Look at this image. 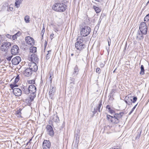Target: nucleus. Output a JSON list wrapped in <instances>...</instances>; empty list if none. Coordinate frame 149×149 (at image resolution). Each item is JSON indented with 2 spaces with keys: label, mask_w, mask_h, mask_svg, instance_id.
Instances as JSON below:
<instances>
[{
  "label": "nucleus",
  "mask_w": 149,
  "mask_h": 149,
  "mask_svg": "<svg viewBox=\"0 0 149 149\" xmlns=\"http://www.w3.org/2000/svg\"><path fill=\"white\" fill-rule=\"evenodd\" d=\"M12 57H13V56L11 55V56L7 57L6 58L8 61H10L11 60V59Z\"/></svg>",
  "instance_id": "nucleus-37"
},
{
  "label": "nucleus",
  "mask_w": 149,
  "mask_h": 149,
  "mask_svg": "<svg viewBox=\"0 0 149 149\" xmlns=\"http://www.w3.org/2000/svg\"><path fill=\"white\" fill-rule=\"evenodd\" d=\"M47 43L46 42L45 43V47H46V46L47 45Z\"/></svg>",
  "instance_id": "nucleus-54"
},
{
  "label": "nucleus",
  "mask_w": 149,
  "mask_h": 149,
  "mask_svg": "<svg viewBox=\"0 0 149 149\" xmlns=\"http://www.w3.org/2000/svg\"><path fill=\"white\" fill-rule=\"evenodd\" d=\"M87 40V38L78 36L77 39V42L75 44L76 49L79 51L82 50L86 47L85 43Z\"/></svg>",
  "instance_id": "nucleus-2"
},
{
  "label": "nucleus",
  "mask_w": 149,
  "mask_h": 149,
  "mask_svg": "<svg viewBox=\"0 0 149 149\" xmlns=\"http://www.w3.org/2000/svg\"><path fill=\"white\" fill-rule=\"evenodd\" d=\"M37 63L30 62L28 63V66L33 71H36L38 69L37 65Z\"/></svg>",
  "instance_id": "nucleus-10"
},
{
  "label": "nucleus",
  "mask_w": 149,
  "mask_h": 149,
  "mask_svg": "<svg viewBox=\"0 0 149 149\" xmlns=\"http://www.w3.org/2000/svg\"><path fill=\"white\" fill-rule=\"evenodd\" d=\"M96 72L99 74L101 72L100 69L99 68H97L96 69Z\"/></svg>",
  "instance_id": "nucleus-38"
},
{
  "label": "nucleus",
  "mask_w": 149,
  "mask_h": 149,
  "mask_svg": "<svg viewBox=\"0 0 149 149\" xmlns=\"http://www.w3.org/2000/svg\"><path fill=\"white\" fill-rule=\"evenodd\" d=\"M102 108L103 106H102V100H101L99 101V103L96 107L94 108L93 110L92 111V112L94 114L97 113V111L98 112H100L101 111Z\"/></svg>",
  "instance_id": "nucleus-7"
},
{
  "label": "nucleus",
  "mask_w": 149,
  "mask_h": 149,
  "mask_svg": "<svg viewBox=\"0 0 149 149\" xmlns=\"http://www.w3.org/2000/svg\"><path fill=\"white\" fill-rule=\"evenodd\" d=\"M137 104H136V105H135L132 109L134 110V109L136 108V106H137Z\"/></svg>",
  "instance_id": "nucleus-50"
},
{
  "label": "nucleus",
  "mask_w": 149,
  "mask_h": 149,
  "mask_svg": "<svg viewBox=\"0 0 149 149\" xmlns=\"http://www.w3.org/2000/svg\"><path fill=\"white\" fill-rule=\"evenodd\" d=\"M21 1H22V0H20Z\"/></svg>",
  "instance_id": "nucleus-63"
},
{
  "label": "nucleus",
  "mask_w": 149,
  "mask_h": 149,
  "mask_svg": "<svg viewBox=\"0 0 149 149\" xmlns=\"http://www.w3.org/2000/svg\"><path fill=\"white\" fill-rule=\"evenodd\" d=\"M45 28L44 27H43L42 29V31H41V35L42 36V38H43V35H44V33L45 32Z\"/></svg>",
  "instance_id": "nucleus-33"
},
{
  "label": "nucleus",
  "mask_w": 149,
  "mask_h": 149,
  "mask_svg": "<svg viewBox=\"0 0 149 149\" xmlns=\"http://www.w3.org/2000/svg\"><path fill=\"white\" fill-rule=\"evenodd\" d=\"M116 69L113 71V73H114L115 72V71L116 70Z\"/></svg>",
  "instance_id": "nucleus-58"
},
{
  "label": "nucleus",
  "mask_w": 149,
  "mask_h": 149,
  "mask_svg": "<svg viewBox=\"0 0 149 149\" xmlns=\"http://www.w3.org/2000/svg\"><path fill=\"white\" fill-rule=\"evenodd\" d=\"M112 149H116V148H115L112 147L111 148Z\"/></svg>",
  "instance_id": "nucleus-60"
},
{
  "label": "nucleus",
  "mask_w": 149,
  "mask_h": 149,
  "mask_svg": "<svg viewBox=\"0 0 149 149\" xmlns=\"http://www.w3.org/2000/svg\"><path fill=\"white\" fill-rule=\"evenodd\" d=\"M10 45L11 44L9 42H4L1 47V50L3 51H6Z\"/></svg>",
  "instance_id": "nucleus-9"
},
{
  "label": "nucleus",
  "mask_w": 149,
  "mask_h": 149,
  "mask_svg": "<svg viewBox=\"0 0 149 149\" xmlns=\"http://www.w3.org/2000/svg\"><path fill=\"white\" fill-rule=\"evenodd\" d=\"M15 38H16V36H15H15H13V38L14 39H15Z\"/></svg>",
  "instance_id": "nucleus-53"
},
{
  "label": "nucleus",
  "mask_w": 149,
  "mask_h": 149,
  "mask_svg": "<svg viewBox=\"0 0 149 149\" xmlns=\"http://www.w3.org/2000/svg\"><path fill=\"white\" fill-rule=\"evenodd\" d=\"M28 87L30 93L33 92H36V88L34 85L33 84L30 85Z\"/></svg>",
  "instance_id": "nucleus-20"
},
{
  "label": "nucleus",
  "mask_w": 149,
  "mask_h": 149,
  "mask_svg": "<svg viewBox=\"0 0 149 149\" xmlns=\"http://www.w3.org/2000/svg\"><path fill=\"white\" fill-rule=\"evenodd\" d=\"M13 8L12 7H11L10 6L7 9V11H13Z\"/></svg>",
  "instance_id": "nucleus-36"
},
{
  "label": "nucleus",
  "mask_w": 149,
  "mask_h": 149,
  "mask_svg": "<svg viewBox=\"0 0 149 149\" xmlns=\"http://www.w3.org/2000/svg\"><path fill=\"white\" fill-rule=\"evenodd\" d=\"M37 48L35 47H32L30 48V52L31 53H34L36 52Z\"/></svg>",
  "instance_id": "nucleus-26"
},
{
  "label": "nucleus",
  "mask_w": 149,
  "mask_h": 149,
  "mask_svg": "<svg viewBox=\"0 0 149 149\" xmlns=\"http://www.w3.org/2000/svg\"><path fill=\"white\" fill-rule=\"evenodd\" d=\"M20 34V32H18L16 34H15V36H19V35Z\"/></svg>",
  "instance_id": "nucleus-49"
},
{
  "label": "nucleus",
  "mask_w": 149,
  "mask_h": 149,
  "mask_svg": "<svg viewBox=\"0 0 149 149\" xmlns=\"http://www.w3.org/2000/svg\"><path fill=\"white\" fill-rule=\"evenodd\" d=\"M78 55H79V54H78L77 55L76 54V57L77 58Z\"/></svg>",
  "instance_id": "nucleus-59"
},
{
  "label": "nucleus",
  "mask_w": 149,
  "mask_h": 149,
  "mask_svg": "<svg viewBox=\"0 0 149 149\" xmlns=\"http://www.w3.org/2000/svg\"><path fill=\"white\" fill-rule=\"evenodd\" d=\"M53 120L55 122L58 123L59 121L58 117L56 115H54Z\"/></svg>",
  "instance_id": "nucleus-25"
},
{
  "label": "nucleus",
  "mask_w": 149,
  "mask_h": 149,
  "mask_svg": "<svg viewBox=\"0 0 149 149\" xmlns=\"http://www.w3.org/2000/svg\"><path fill=\"white\" fill-rule=\"evenodd\" d=\"M19 76L18 75H17L15 78L14 82L15 83H16L19 80Z\"/></svg>",
  "instance_id": "nucleus-32"
},
{
  "label": "nucleus",
  "mask_w": 149,
  "mask_h": 149,
  "mask_svg": "<svg viewBox=\"0 0 149 149\" xmlns=\"http://www.w3.org/2000/svg\"><path fill=\"white\" fill-rule=\"evenodd\" d=\"M134 110H133V109H132L131 110V111L129 113V115H130L133 112V111Z\"/></svg>",
  "instance_id": "nucleus-48"
},
{
  "label": "nucleus",
  "mask_w": 149,
  "mask_h": 149,
  "mask_svg": "<svg viewBox=\"0 0 149 149\" xmlns=\"http://www.w3.org/2000/svg\"><path fill=\"white\" fill-rule=\"evenodd\" d=\"M115 91H116L114 89H112L111 92V93L112 94V93H115Z\"/></svg>",
  "instance_id": "nucleus-42"
},
{
  "label": "nucleus",
  "mask_w": 149,
  "mask_h": 149,
  "mask_svg": "<svg viewBox=\"0 0 149 149\" xmlns=\"http://www.w3.org/2000/svg\"><path fill=\"white\" fill-rule=\"evenodd\" d=\"M33 71L30 68H27L24 72V75L26 77H29L31 76L32 74Z\"/></svg>",
  "instance_id": "nucleus-18"
},
{
  "label": "nucleus",
  "mask_w": 149,
  "mask_h": 149,
  "mask_svg": "<svg viewBox=\"0 0 149 149\" xmlns=\"http://www.w3.org/2000/svg\"><path fill=\"white\" fill-rule=\"evenodd\" d=\"M76 135H77V136H77L78 135H77V134H76ZM76 134H75V136H76Z\"/></svg>",
  "instance_id": "nucleus-62"
},
{
  "label": "nucleus",
  "mask_w": 149,
  "mask_h": 149,
  "mask_svg": "<svg viewBox=\"0 0 149 149\" xmlns=\"http://www.w3.org/2000/svg\"><path fill=\"white\" fill-rule=\"evenodd\" d=\"M29 17L28 15H27L25 16L24 17V20L26 23H28L29 22Z\"/></svg>",
  "instance_id": "nucleus-31"
},
{
  "label": "nucleus",
  "mask_w": 149,
  "mask_h": 149,
  "mask_svg": "<svg viewBox=\"0 0 149 149\" xmlns=\"http://www.w3.org/2000/svg\"><path fill=\"white\" fill-rule=\"evenodd\" d=\"M29 60L31 62L38 63L39 61V58L37 55L35 54H32L28 58Z\"/></svg>",
  "instance_id": "nucleus-6"
},
{
  "label": "nucleus",
  "mask_w": 149,
  "mask_h": 149,
  "mask_svg": "<svg viewBox=\"0 0 149 149\" xmlns=\"http://www.w3.org/2000/svg\"><path fill=\"white\" fill-rule=\"evenodd\" d=\"M4 5H3V6H7V7H8V4L7 3H5L4 4Z\"/></svg>",
  "instance_id": "nucleus-45"
},
{
  "label": "nucleus",
  "mask_w": 149,
  "mask_h": 149,
  "mask_svg": "<svg viewBox=\"0 0 149 149\" xmlns=\"http://www.w3.org/2000/svg\"><path fill=\"white\" fill-rule=\"evenodd\" d=\"M21 61V58L19 56H17L12 59V62L13 65H18Z\"/></svg>",
  "instance_id": "nucleus-15"
},
{
  "label": "nucleus",
  "mask_w": 149,
  "mask_h": 149,
  "mask_svg": "<svg viewBox=\"0 0 149 149\" xmlns=\"http://www.w3.org/2000/svg\"><path fill=\"white\" fill-rule=\"evenodd\" d=\"M108 111L111 114L114 113L113 116L109 115L107 116V118L109 121L111 123L114 124L118 123L122 120V118L124 114L123 112H120L119 113H116L111 108Z\"/></svg>",
  "instance_id": "nucleus-1"
},
{
  "label": "nucleus",
  "mask_w": 149,
  "mask_h": 149,
  "mask_svg": "<svg viewBox=\"0 0 149 149\" xmlns=\"http://www.w3.org/2000/svg\"><path fill=\"white\" fill-rule=\"evenodd\" d=\"M141 68V71L140 72V74H144V66L143 65H141V66L140 67Z\"/></svg>",
  "instance_id": "nucleus-27"
},
{
  "label": "nucleus",
  "mask_w": 149,
  "mask_h": 149,
  "mask_svg": "<svg viewBox=\"0 0 149 149\" xmlns=\"http://www.w3.org/2000/svg\"><path fill=\"white\" fill-rule=\"evenodd\" d=\"M19 1V0H16V2L15 3V6L17 8H19V6L20 4L17 3Z\"/></svg>",
  "instance_id": "nucleus-34"
},
{
  "label": "nucleus",
  "mask_w": 149,
  "mask_h": 149,
  "mask_svg": "<svg viewBox=\"0 0 149 149\" xmlns=\"http://www.w3.org/2000/svg\"><path fill=\"white\" fill-rule=\"evenodd\" d=\"M51 50H50L48 51V54H47L46 56V59L47 60H48L49 58L51 56Z\"/></svg>",
  "instance_id": "nucleus-28"
},
{
  "label": "nucleus",
  "mask_w": 149,
  "mask_h": 149,
  "mask_svg": "<svg viewBox=\"0 0 149 149\" xmlns=\"http://www.w3.org/2000/svg\"><path fill=\"white\" fill-rule=\"evenodd\" d=\"M25 41L27 43L30 45H33L34 44V40L30 36L26 37Z\"/></svg>",
  "instance_id": "nucleus-14"
},
{
  "label": "nucleus",
  "mask_w": 149,
  "mask_h": 149,
  "mask_svg": "<svg viewBox=\"0 0 149 149\" xmlns=\"http://www.w3.org/2000/svg\"><path fill=\"white\" fill-rule=\"evenodd\" d=\"M91 31V29L90 27L88 26H84L81 29L80 31L81 36H79L85 37L86 36L90 34Z\"/></svg>",
  "instance_id": "nucleus-4"
},
{
  "label": "nucleus",
  "mask_w": 149,
  "mask_h": 149,
  "mask_svg": "<svg viewBox=\"0 0 149 149\" xmlns=\"http://www.w3.org/2000/svg\"><path fill=\"white\" fill-rule=\"evenodd\" d=\"M52 9L57 12H63L67 8V6L64 3L60 2L55 3L52 6Z\"/></svg>",
  "instance_id": "nucleus-3"
},
{
  "label": "nucleus",
  "mask_w": 149,
  "mask_h": 149,
  "mask_svg": "<svg viewBox=\"0 0 149 149\" xmlns=\"http://www.w3.org/2000/svg\"><path fill=\"white\" fill-rule=\"evenodd\" d=\"M28 83L30 84H34L35 83V80H29L28 81Z\"/></svg>",
  "instance_id": "nucleus-35"
},
{
  "label": "nucleus",
  "mask_w": 149,
  "mask_h": 149,
  "mask_svg": "<svg viewBox=\"0 0 149 149\" xmlns=\"http://www.w3.org/2000/svg\"><path fill=\"white\" fill-rule=\"evenodd\" d=\"M110 42H109V41H108V45L109 46L111 44V40L109 39Z\"/></svg>",
  "instance_id": "nucleus-52"
},
{
  "label": "nucleus",
  "mask_w": 149,
  "mask_h": 149,
  "mask_svg": "<svg viewBox=\"0 0 149 149\" xmlns=\"http://www.w3.org/2000/svg\"><path fill=\"white\" fill-rule=\"evenodd\" d=\"M10 86L11 88L13 90V89H14V87L18 86V85L17 84H16V83H15L14 82L13 84H11Z\"/></svg>",
  "instance_id": "nucleus-29"
},
{
  "label": "nucleus",
  "mask_w": 149,
  "mask_h": 149,
  "mask_svg": "<svg viewBox=\"0 0 149 149\" xmlns=\"http://www.w3.org/2000/svg\"><path fill=\"white\" fill-rule=\"evenodd\" d=\"M149 20V13L144 18V21L147 22Z\"/></svg>",
  "instance_id": "nucleus-30"
},
{
  "label": "nucleus",
  "mask_w": 149,
  "mask_h": 149,
  "mask_svg": "<svg viewBox=\"0 0 149 149\" xmlns=\"http://www.w3.org/2000/svg\"><path fill=\"white\" fill-rule=\"evenodd\" d=\"M46 129L47 134L51 136H53L54 135V132L52 126L48 125L46 126Z\"/></svg>",
  "instance_id": "nucleus-13"
},
{
  "label": "nucleus",
  "mask_w": 149,
  "mask_h": 149,
  "mask_svg": "<svg viewBox=\"0 0 149 149\" xmlns=\"http://www.w3.org/2000/svg\"><path fill=\"white\" fill-rule=\"evenodd\" d=\"M13 93L16 96H19L22 94V91L19 88H15L13 89Z\"/></svg>",
  "instance_id": "nucleus-16"
},
{
  "label": "nucleus",
  "mask_w": 149,
  "mask_h": 149,
  "mask_svg": "<svg viewBox=\"0 0 149 149\" xmlns=\"http://www.w3.org/2000/svg\"><path fill=\"white\" fill-rule=\"evenodd\" d=\"M134 110H133V109H132L131 110V111L129 113V115H130L133 112V111Z\"/></svg>",
  "instance_id": "nucleus-47"
},
{
  "label": "nucleus",
  "mask_w": 149,
  "mask_h": 149,
  "mask_svg": "<svg viewBox=\"0 0 149 149\" xmlns=\"http://www.w3.org/2000/svg\"><path fill=\"white\" fill-rule=\"evenodd\" d=\"M149 3V0L147 2V3H146V5L147 6V5H148Z\"/></svg>",
  "instance_id": "nucleus-56"
},
{
  "label": "nucleus",
  "mask_w": 149,
  "mask_h": 149,
  "mask_svg": "<svg viewBox=\"0 0 149 149\" xmlns=\"http://www.w3.org/2000/svg\"><path fill=\"white\" fill-rule=\"evenodd\" d=\"M54 34V33H52L51 35V38L52 39L53 38Z\"/></svg>",
  "instance_id": "nucleus-44"
},
{
  "label": "nucleus",
  "mask_w": 149,
  "mask_h": 149,
  "mask_svg": "<svg viewBox=\"0 0 149 149\" xmlns=\"http://www.w3.org/2000/svg\"><path fill=\"white\" fill-rule=\"evenodd\" d=\"M22 92L26 95H28L30 93L29 87L27 86H23L22 87Z\"/></svg>",
  "instance_id": "nucleus-19"
},
{
  "label": "nucleus",
  "mask_w": 149,
  "mask_h": 149,
  "mask_svg": "<svg viewBox=\"0 0 149 149\" xmlns=\"http://www.w3.org/2000/svg\"><path fill=\"white\" fill-rule=\"evenodd\" d=\"M73 55H74V54H73V53H72V54H71V56H73Z\"/></svg>",
  "instance_id": "nucleus-61"
},
{
  "label": "nucleus",
  "mask_w": 149,
  "mask_h": 149,
  "mask_svg": "<svg viewBox=\"0 0 149 149\" xmlns=\"http://www.w3.org/2000/svg\"><path fill=\"white\" fill-rule=\"evenodd\" d=\"M19 48L17 45H13L11 50V54L13 55H16L19 53Z\"/></svg>",
  "instance_id": "nucleus-11"
},
{
  "label": "nucleus",
  "mask_w": 149,
  "mask_h": 149,
  "mask_svg": "<svg viewBox=\"0 0 149 149\" xmlns=\"http://www.w3.org/2000/svg\"><path fill=\"white\" fill-rule=\"evenodd\" d=\"M22 110V109H19V110H17L16 112V114H19V113H20V112H21V111Z\"/></svg>",
  "instance_id": "nucleus-39"
},
{
  "label": "nucleus",
  "mask_w": 149,
  "mask_h": 149,
  "mask_svg": "<svg viewBox=\"0 0 149 149\" xmlns=\"http://www.w3.org/2000/svg\"><path fill=\"white\" fill-rule=\"evenodd\" d=\"M101 65V67H103V66H104V65L103 64H101V65Z\"/></svg>",
  "instance_id": "nucleus-57"
},
{
  "label": "nucleus",
  "mask_w": 149,
  "mask_h": 149,
  "mask_svg": "<svg viewBox=\"0 0 149 149\" xmlns=\"http://www.w3.org/2000/svg\"><path fill=\"white\" fill-rule=\"evenodd\" d=\"M143 34L141 32V33H138L137 34L136 37V39L137 40L139 41L142 40L143 39Z\"/></svg>",
  "instance_id": "nucleus-22"
},
{
  "label": "nucleus",
  "mask_w": 149,
  "mask_h": 149,
  "mask_svg": "<svg viewBox=\"0 0 149 149\" xmlns=\"http://www.w3.org/2000/svg\"><path fill=\"white\" fill-rule=\"evenodd\" d=\"M49 80L50 81L51 83L52 82V78L51 77V74H50V76L49 77Z\"/></svg>",
  "instance_id": "nucleus-43"
},
{
  "label": "nucleus",
  "mask_w": 149,
  "mask_h": 149,
  "mask_svg": "<svg viewBox=\"0 0 149 149\" xmlns=\"http://www.w3.org/2000/svg\"><path fill=\"white\" fill-rule=\"evenodd\" d=\"M55 92V88L53 86H51L50 90L49 92V97L51 99H53L54 94Z\"/></svg>",
  "instance_id": "nucleus-17"
},
{
  "label": "nucleus",
  "mask_w": 149,
  "mask_h": 149,
  "mask_svg": "<svg viewBox=\"0 0 149 149\" xmlns=\"http://www.w3.org/2000/svg\"><path fill=\"white\" fill-rule=\"evenodd\" d=\"M139 29L143 34H146L147 33V26L145 22H141L139 26Z\"/></svg>",
  "instance_id": "nucleus-5"
},
{
  "label": "nucleus",
  "mask_w": 149,
  "mask_h": 149,
  "mask_svg": "<svg viewBox=\"0 0 149 149\" xmlns=\"http://www.w3.org/2000/svg\"><path fill=\"white\" fill-rule=\"evenodd\" d=\"M36 92H31L30 95V100L32 101L33 100L34 98L36 96Z\"/></svg>",
  "instance_id": "nucleus-23"
},
{
  "label": "nucleus",
  "mask_w": 149,
  "mask_h": 149,
  "mask_svg": "<svg viewBox=\"0 0 149 149\" xmlns=\"http://www.w3.org/2000/svg\"><path fill=\"white\" fill-rule=\"evenodd\" d=\"M93 8L97 13H99L101 10V9L100 8L95 6H93Z\"/></svg>",
  "instance_id": "nucleus-24"
},
{
  "label": "nucleus",
  "mask_w": 149,
  "mask_h": 149,
  "mask_svg": "<svg viewBox=\"0 0 149 149\" xmlns=\"http://www.w3.org/2000/svg\"><path fill=\"white\" fill-rule=\"evenodd\" d=\"M137 104H136V105H135L132 109L134 110V109L136 108V106H137Z\"/></svg>",
  "instance_id": "nucleus-51"
},
{
  "label": "nucleus",
  "mask_w": 149,
  "mask_h": 149,
  "mask_svg": "<svg viewBox=\"0 0 149 149\" xmlns=\"http://www.w3.org/2000/svg\"><path fill=\"white\" fill-rule=\"evenodd\" d=\"M106 108L107 109H108V110L110 109L111 108L110 106L109 105H107V106Z\"/></svg>",
  "instance_id": "nucleus-41"
},
{
  "label": "nucleus",
  "mask_w": 149,
  "mask_h": 149,
  "mask_svg": "<svg viewBox=\"0 0 149 149\" xmlns=\"http://www.w3.org/2000/svg\"><path fill=\"white\" fill-rule=\"evenodd\" d=\"M134 110H133V109H132L131 110V111L129 113V115H130L133 112V111Z\"/></svg>",
  "instance_id": "nucleus-46"
},
{
  "label": "nucleus",
  "mask_w": 149,
  "mask_h": 149,
  "mask_svg": "<svg viewBox=\"0 0 149 149\" xmlns=\"http://www.w3.org/2000/svg\"><path fill=\"white\" fill-rule=\"evenodd\" d=\"M131 99H127V98L125 100L126 103L128 105H132V103H134L137 100V98L136 97H130Z\"/></svg>",
  "instance_id": "nucleus-8"
},
{
  "label": "nucleus",
  "mask_w": 149,
  "mask_h": 149,
  "mask_svg": "<svg viewBox=\"0 0 149 149\" xmlns=\"http://www.w3.org/2000/svg\"><path fill=\"white\" fill-rule=\"evenodd\" d=\"M43 149H49L51 146V142L49 140H45L42 143Z\"/></svg>",
  "instance_id": "nucleus-12"
},
{
  "label": "nucleus",
  "mask_w": 149,
  "mask_h": 149,
  "mask_svg": "<svg viewBox=\"0 0 149 149\" xmlns=\"http://www.w3.org/2000/svg\"><path fill=\"white\" fill-rule=\"evenodd\" d=\"M79 71L78 67L77 65H76L74 68V71L72 74L73 77H74L77 75L78 74Z\"/></svg>",
  "instance_id": "nucleus-21"
},
{
  "label": "nucleus",
  "mask_w": 149,
  "mask_h": 149,
  "mask_svg": "<svg viewBox=\"0 0 149 149\" xmlns=\"http://www.w3.org/2000/svg\"><path fill=\"white\" fill-rule=\"evenodd\" d=\"M20 114H17L16 115L18 117H19V118H22V116H21V113L20 112V113H19Z\"/></svg>",
  "instance_id": "nucleus-40"
},
{
  "label": "nucleus",
  "mask_w": 149,
  "mask_h": 149,
  "mask_svg": "<svg viewBox=\"0 0 149 149\" xmlns=\"http://www.w3.org/2000/svg\"><path fill=\"white\" fill-rule=\"evenodd\" d=\"M149 3V0L147 2V3H146V5L147 6V5H148Z\"/></svg>",
  "instance_id": "nucleus-55"
}]
</instances>
